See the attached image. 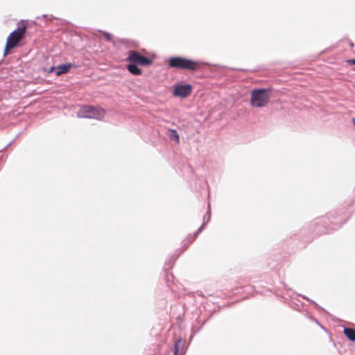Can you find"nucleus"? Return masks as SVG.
<instances>
[{
  "instance_id": "nucleus-1",
  "label": "nucleus",
  "mask_w": 355,
  "mask_h": 355,
  "mask_svg": "<svg viewBox=\"0 0 355 355\" xmlns=\"http://www.w3.org/2000/svg\"><path fill=\"white\" fill-rule=\"evenodd\" d=\"M17 28L11 32L7 37L3 52L4 56L9 54L10 50L17 47L20 41L25 37L28 21L21 19L17 22Z\"/></svg>"
},
{
  "instance_id": "nucleus-2",
  "label": "nucleus",
  "mask_w": 355,
  "mask_h": 355,
  "mask_svg": "<svg viewBox=\"0 0 355 355\" xmlns=\"http://www.w3.org/2000/svg\"><path fill=\"white\" fill-rule=\"evenodd\" d=\"M170 68L181 70L196 71L200 68L201 62L184 57H172L168 60Z\"/></svg>"
},
{
  "instance_id": "nucleus-3",
  "label": "nucleus",
  "mask_w": 355,
  "mask_h": 355,
  "mask_svg": "<svg viewBox=\"0 0 355 355\" xmlns=\"http://www.w3.org/2000/svg\"><path fill=\"white\" fill-rule=\"evenodd\" d=\"M270 90L268 89H255L251 92L250 103L254 107H265L269 102Z\"/></svg>"
},
{
  "instance_id": "nucleus-4",
  "label": "nucleus",
  "mask_w": 355,
  "mask_h": 355,
  "mask_svg": "<svg viewBox=\"0 0 355 355\" xmlns=\"http://www.w3.org/2000/svg\"><path fill=\"white\" fill-rule=\"evenodd\" d=\"M127 61L144 67H149L153 64V59L142 55L137 51H129Z\"/></svg>"
},
{
  "instance_id": "nucleus-5",
  "label": "nucleus",
  "mask_w": 355,
  "mask_h": 355,
  "mask_svg": "<svg viewBox=\"0 0 355 355\" xmlns=\"http://www.w3.org/2000/svg\"><path fill=\"white\" fill-rule=\"evenodd\" d=\"M82 111L83 116L87 118L100 119L105 114L103 109H97L93 106H84Z\"/></svg>"
},
{
  "instance_id": "nucleus-6",
  "label": "nucleus",
  "mask_w": 355,
  "mask_h": 355,
  "mask_svg": "<svg viewBox=\"0 0 355 355\" xmlns=\"http://www.w3.org/2000/svg\"><path fill=\"white\" fill-rule=\"evenodd\" d=\"M192 92V87L190 85H175L173 89V96L181 98L187 97L191 94Z\"/></svg>"
},
{
  "instance_id": "nucleus-7",
  "label": "nucleus",
  "mask_w": 355,
  "mask_h": 355,
  "mask_svg": "<svg viewBox=\"0 0 355 355\" xmlns=\"http://www.w3.org/2000/svg\"><path fill=\"white\" fill-rule=\"evenodd\" d=\"M71 67L72 64L71 63H68L66 64H60L58 66L56 67V76H59L63 73H68Z\"/></svg>"
},
{
  "instance_id": "nucleus-8",
  "label": "nucleus",
  "mask_w": 355,
  "mask_h": 355,
  "mask_svg": "<svg viewBox=\"0 0 355 355\" xmlns=\"http://www.w3.org/2000/svg\"><path fill=\"white\" fill-rule=\"evenodd\" d=\"M128 70L133 75H141V70L137 66L136 64L130 62L127 66Z\"/></svg>"
},
{
  "instance_id": "nucleus-9",
  "label": "nucleus",
  "mask_w": 355,
  "mask_h": 355,
  "mask_svg": "<svg viewBox=\"0 0 355 355\" xmlns=\"http://www.w3.org/2000/svg\"><path fill=\"white\" fill-rule=\"evenodd\" d=\"M344 334L349 340L355 341V329L352 328H345Z\"/></svg>"
},
{
  "instance_id": "nucleus-10",
  "label": "nucleus",
  "mask_w": 355,
  "mask_h": 355,
  "mask_svg": "<svg viewBox=\"0 0 355 355\" xmlns=\"http://www.w3.org/2000/svg\"><path fill=\"white\" fill-rule=\"evenodd\" d=\"M170 135L169 137L171 140L175 141L176 143L180 142V137L179 135L178 134L177 131L175 130H169Z\"/></svg>"
},
{
  "instance_id": "nucleus-11",
  "label": "nucleus",
  "mask_w": 355,
  "mask_h": 355,
  "mask_svg": "<svg viewBox=\"0 0 355 355\" xmlns=\"http://www.w3.org/2000/svg\"><path fill=\"white\" fill-rule=\"evenodd\" d=\"M179 344H180V341L177 342L175 344V351H174V355H178V352H179Z\"/></svg>"
},
{
  "instance_id": "nucleus-12",
  "label": "nucleus",
  "mask_w": 355,
  "mask_h": 355,
  "mask_svg": "<svg viewBox=\"0 0 355 355\" xmlns=\"http://www.w3.org/2000/svg\"><path fill=\"white\" fill-rule=\"evenodd\" d=\"M346 62L350 65H355V59L347 60Z\"/></svg>"
},
{
  "instance_id": "nucleus-13",
  "label": "nucleus",
  "mask_w": 355,
  "mask_h": 355,
  "mask_svg": "<svg viewBox=\"0 0 355 355\" xmlns=\"http://www.w3.org/2000/svg\"><path fill=\"white\" fill-rule=\"evenodd\" d=\"M54 71L56 72V67H52L50 68V69H49V71L48 72L49 73H51V72H53Z\"/></svg>"
},
{
  "instance_id": "nucleus-14",
  "label": "nucleus",
  "mask_w": 355,
  "mask_h": 355,
  "mask_svg": "<svg viewBox=\"0 0 355 355\" xmlns=\"http://www.w3.org/2000/svg\"><path fill=\"white\" fill-rule=\"evenodd\" d=\"M105 35L106 36V37L108 39V40H110L111 39V35L108 33H105Z\"/></svg>"
},
{
  "instance_id": "nucleus-15",
  "label": "nucleus",
  "mask_w": 355,
  "mask_h": 355,
  "mask_svg": "<svg viewBox=\"0 0 355 355\" xmlns=\"http://www.w3.org/2000/svg\"><path fill=\"white\" fill-rule=\"evenodd\" d=\"M352 121H353L354 125V126H355V119H354V118L352 119Z\"/></svg>"
}]
</instances>
